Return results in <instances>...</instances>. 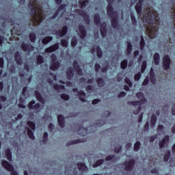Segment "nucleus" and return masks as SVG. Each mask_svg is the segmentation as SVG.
<instances>
[{"instance_id": "33", "label": "nucleus", "mask_w": 175, "mask_h": 175, "mask_svg": "<svg viewBox=\"0 0 175 175\" xmlns=\"http://www.w3.org/2000/svg\"><path fill=\"white\" fill-rule=\"evenodd\" d=\"M79 135H81V136H85L87 135V129L84 128H81L78 131Z\"/></svg>"}, {"instance_id": "32", "label": "nucleus", "mask_w": 175, "mask_h": 175, "mask_svg": "<svg viewBox=\"0 0 175 175\" xmlns=\"http://www.w3.org/2000/svg\"><path fill=\"white\" fill-rule=\"evenodd\" d=\"M5 157L8 161H12V152L10 151V149H7L5 150Z\"/></svg>"}, {"instance_id": "14", "label": "nucleus", "mask_w": 175, "mask_h": 175, "mask_svg": "<svg viewBox=\"0 0 175 175\" xmlns=\"http://www.w3.org/2000/svg\"><path fill=\"white\" fill-rule=\"evenodd\" d=\"M29 109L37 110V111H39L40 110V105L39 103H37L35 105V101H31L29 104Z\"/></svg>"}, {"instance_id": "50", "label": "nucleus", "mask_w": 175, "mask_h": 175, "mask_svg": "<svg viewBox=\"0 0 175 175\" xmlns=\"http://www.w3.org/2000/svg\"><path fill=\"white\" fill-rule=\"evenodd\" d=\"M61 44L62 47H68V41L66 40H62Z\"/></svg>"}, {"instance_id": "49", "label": "nucleus", "mask_w": 175, "mask_h": 175, "mask_svg": "<svg viewBox=\"0 0 175 175\" xmlns=\"http://www.w3.org/2000/svg\"><path fill=\"white\" fill-rule=\"evenodd\" d=\"M127 51L128 54H131V51H132V44L129 42L127 44Z\"/></svg>"}, {"instance_id": "3", "label": "nucleus", "mask_w": 175, "mask_h": 175, "mask_svg": "<svg viewBox=\"0 0 175 175\" xmlns=\"http://www.w3.org/2000/svg\"><path fill=\"white\" fill-rule=\"evenodd\" d=\"M137 97L138 99H140V101H130L129 102V105H131L133 106V109H137L133 111L134 114H139L140 113V111L142 110L141 105H144L146 102H147V100L144 98V94L142 92L137 93Z\"/></svg>"}, {"instance_id": "46", "label": "nucleus", "mask_w": 175, "mask_h": 175, "mask_svg": "<svg viewBox=\"0 0 175 175\" xmlns=\"http://www.w3.org/2000/svg\"><path fill=\"white\" fill-rule=\"evenodd\" d=\"M114 158L115 157L113 155H110L106 157V161H110V162H114Z\"/></svg>"}, {"instance_id": "58", "label": "nucleus", "mask_w": 175, "mask_h": 175, "mask_svg": "<svg viewBox=\"0 0 175 175\" xmlns=\"http://www.w3.org/2000/svg\"><path fill=\"white\" fill-rule=\"evenodd\" d=\"M92 90H94V88L92 85L86 86V91H88V92H91V91H92Z\"/></svg>"}, {"instance_id": "38", "label": "nucleus", "mask_w": 175, "mask_h": 175, "mask_svg": "<svg viewBox=\"0 0 175 175\" xmlns=\"http://www.w3.org/2000/svg\"><path fill=\"white\" fill-rule=\"evenodd\" d=\"M27 125L28 126H29V128H31V129H32L33 131H35L36 128L35 123H33V122H27Z\"/></svg>"}, {"instance_id": "23", "label": "nucleus", "mask_w": 175, "mask_h": 175, "mask_svg": "<svg viewBox=\"0 0 175 175\" xmlns=\"http://www.w3.org/2000/svg\"><path fill=\"white\" fill-rule=\"evenodd\" d=\"M156 124H157V116L154 114H153L151 116V118H150V126H151V128H154Z\"/></svg>"}, {"instance_id": "39", "label": "nucleus", "mask_w": 175, "mask_h": 175, "mask_svg": "<svg viewBox=\"0 0 175 175\" xmlns=\"http://www.w3.org/2000/svg\"><path fill=\"white\" fill-rule=\"evenodd\" d=\"M79 3H81L82 9L84 8V6H87V5H88V1L87 0H79Z\"/></svg>"}, {"instance_id": "37", "label": "nucleus", "mask_w": 175, "mask_h": 175, "mask_svg": "<svg viewBox=\"0 0 175 175\" xmlns=\"http://www.w3.org/2000/svg\"><path fill=\"white\" fill-rule=\"evenodd\" d=\"M53 40V38L51 37H46L42 40L43 44H47L49 42H51Z\"/></svg>"}, {"instance_id": "64", "label": "nucleus", "mask_w": 175, "mask_h": 175, "mask_svg": "<svg viewBox=\"0 0 175 175\" xmlns=\"http://www.w3.org/2000/svg\"><path fill=\"white\" fill-rule=\"evenodd\" d=\"M144 128L145 131H148V128H150V124L148 123V122L146 123Z\"/></svg>"}, {"instance_id": "28", "label": "nucleus", "mask_w": 175, "mask_h": 175, "mask_svg": "<svg viewBox=\"0 0 175 175\" xmlns=\"http://www.w3.org/2000/svg\"><path fill=\"white\" fill-rule=\"evenodd\" d=\"M73 75H75V73L73 72L72 68H69L67 70V78H68V79L70 80V79L73 77Z\"/></svg>"}, {"instance_id": "26", "label": "nucleus", "mask_w": 175, "mask_h": 175, "mask_svg": "<svg viewBox=\"0 0 175 175\" xmlns=\"http://www.w3.org/2000/svg\"><path fill=\"white\" fill-rule=\"evenodd\" d=\"M167 142H169V136H165V138L159 142L160 148H163V146Z\"/></svg>"}, {"instance_id": "18", "label": "nucleus", "mask_w": 175, "mask_h": 175, "mask_svg": "<svg viewBox=\"0 0 175 175\" xmlns=\"http://www.w3.org/2000/svg\"><path fill=\"white\" fill-rule=\"evenodd\" d=\"M21 46L23 51H29V53H31V51H33L34 48L31 45H27L23 43Z\"/></svg>"}, {"instance_id": "62", "label": "nucleus", "mask_w": 175, "mask_h": 175, "mask_svg": "<svg viewBox=\"0 0 175 175\" xmlns=\"http://www.w3.org/2000/svg\"><path fill=\"white\" fill-rule=\"evenodd\" d=\"M125 95H126V93L122 92L118 95V98H124V96H125Z\"/></svg>"}, {"instance_id": "53", "label": "nucleus", "mask_w": 175, "mask_h": 175, "mask_svg": "<svg viewBox=\"0 0 175 175\" xmlns=\"http://www.w3.org/2000/svg\"><path fill=\"white\" fill-rule=\"evenodd\" d=\"M37 62H38V64H43V57L38 56L37 57Z\"/></svg>"}, {"instance_id": "61", "label": "nucleus", "mask_w": 175, "mask_h": 175, "mask_svg": "<svg viewBox=\"0 0 175 175\" xmlns=\"http://www.w3.org/2000/svg\"><path fill=\"white\" fill-rule=\"evenodd\" d=\"M47 137H49V134L47 133H44V143H46L47 142Z\"/></svg>"}, {"instance_id": "25", "label": "nucleus", "mask_w": 175, "mask_h": 175, "mask_svg": "<svg viewBox=\"0 0 175 175\" xmlns=\"http://www.w3.org/2000/svg\"><path fill=\"white\" fill-rule=\"evenodd\" d=\"M143 2V0H139V3H137L135 6V10L137 11V13L138 14H140L142 13V3Z\"/></svg>"}, {"instance_id": "4", "label": "nucleus", "mask_w": 175, "mask_h": 175, "mask_svg": "<svg viewBox=\"0 0 175 175\" xmlns=\"http://www.w3.org/2000/svg\"><path fill=\"white\" fill-rule=\"evenodd\" d=\"M108 2V6L107 8V13L111 19V24L112 27L113 28H117V25H118V23L117 22V18H118V15L117 14V12L113 11V6L111 5V3H113V1L114 0H107Z\"/></svg>"}, {"instance_id": "54", "label": "nucleus", "mask_w": 175, "mask_h": 175, "mask_svg": "<svg viewBox=\"0 0 175 175\" xmlns=\"http://www.w3.org/2000/svg\"><path fill=\"white\" fill-rule=\"evenodd\" d=\"M140 77H142V74L140 72H138L137 75L135 76V80L136 81H138V80H140Z\"/></svg>"}, {"instance_id": "57", "label": "nucleus", "mask_w": 175, "mask_h": 175, "mask_svg": "<svg viewBox=\"0 0 175 175\" xmlns=\"http://www.w3.org/2000/svg\"><path fill=\"white\" fill-rule=\"evenodd\" d=\"M83 141H80L79 139H78V140H74V141H71L70 142V144H68V145H70V144H77V143H81Z\"/></svg>"}, {"instance_id": "51", "label": "nucleus", "mask_w": 175, "mask_h": 175, "mask_svg": "<svg viewBox=\"0 0 175 175\" xmlns=\"http://www.w3.org/2000/svg\"><path fill=\"white\" fill-rule=\"evenodd\" d=\"M76 44H77V40L76 39V38H73L71 41V46H72V47H75Z\"/></svg>"}, {"instance_id": "40", "label": "nucleus", "mask_w": 175, "mask_h": 175, "mask_svg": "<svg viewBox=\"0 0 175 175\" xmlns=\"http://www.w3.org/2000/svg\"><path fill=\"white\" fill-rule=\"evenodd\" d=\"M170 158V151L168 150L167 152L164 156V162H167Z\"/></svg>"}, {"instance_id": "52", "label": "nucleus", "mask_w": 175, "mask_h": 175, "mask_svg": "<svg viewBox=\"0 0 175 175\" xmlns=\"http://www.w3.org/2000/svg\"><path fill=\"white\" fill-rule=\"evenodd\" d=\"M107 65H109V63H107V62H105V64L103 65L102 72H107Z\"/></svg>"}, {"instance_id": "35", "label": "nucleus", "mask_w": 175, "mask_h": 175, "mask_svg": "<svg viewBox=\"0 0 175 175\" xmlns=\"http://www.w3.org/2000/svg\"><path fill=\"white\" fill-rule=\"evenodd\" d=\"M27 135L29 139H31V140H35V136L33 135V133L29 129H28Z\"/></svg>"}, {"instance_id": "45", "label": "nucleus", "mask_w": 175, "mask_h": 175, "mask_svg": "<svg viewBox=\"0 0 175 175\" xmlns=\"http://www.w3.org/2000/svg\"><path fill=\"white\" fill-rule=\"evenodd\" d=\"M146 68H147V62L146 61H144L142 63V68H141L142 73H143V72H144V70H146Z\"/></svg>"}, {"instance_id": "48", "label": "nucleus", "mask_w": 175, "mask_h": 175, "mask_svg": "<svg viewBox=\"0 0 175 175\" xmlns=\"http://www.w3.org/2000/svg\"><path fill=\"white\" fill-rule=\"evenodd\" d=\"M0 76L2 75V68H3V59L0 58Z\"/></svg>"}, {"instance_id": "7", "label": "nucleus", "mask_w": 175, "mask_h": 175, "mask_svg": "<svg viewBox=\"0 0 175 175\" xmlns=\"http://www.w3.org/2000/svg\"><path fill=\"white\" fill-rule=\"evenodd\" d=\"M51 59H52V63L51 64L50 68L51 70H57L58 68H59V62L57 61V57H55V55L53 54L51 55Z\"/></svg>"}, {"instance_id": "21", "label": "nucleus", "mask_w": 175, "mask_h": 175, "mask_svg": "<svg viewBox=\"0 0 175 175\" xmlns=\"http://www.w3.org/2000/svg\"><path fill=\"white\" fill-rule=\"evenodd\" d=\"M15 61L18 65H21L23 64V60L21 59V56L20 55V53L16 52L15 53Z\"/></svg>"}, {"instance_id": "9", "label": "nucleus", "mask_w": 175, "mask_h": 175, "mask_svg": "<svg viewBox=\"0 0 175 175\" xmlns=\"http://www.w3.org/2000/svg\"><path fill=\"white\" fill-rule=\"evenodd\" d=\"M133 165H135V160L126 161L123 165V167L127 171L132 170L133 169Z\"/></svg>"}, {"instance_id": "17", "label": "nucleus", "mask_w": 175, "mask_h": 175, "mask_svg": "<svg viewBox=\"0 0 175 175\" xmlns=\"http://www.w3.org/2000/svg\"><path fill=\"white\" fill-rule=\"evenodd\" d=\"M57 121L61 128H64V126H65V118H64V116L59 115L57 116Z\"/></svg>"}, {"instance_id": "5", "label": "nucleus", "mask_w": 175, "mask_h": 175, "mask_svg": "<svg viewBox=\"0 0 175 175\" xmlns=\"http://www.w3.org/2000/svg\"><path fill=\"white\" fill-rule=\"evenodd\" d=\"M94 23L97 27L100 25V32L103 38L106 36L107 30H106V23H103L100 25V18L98 14L94 15Z\"/></svg>"}, {"instance_id": "1", "label": "nucleus", "mask_w": 175, "mask_h": 175, "mask_svg": "<svg viewBox=\"0 0 175 175\" xmlns=\"http://www.w3.org/2000/svg\"><path fill=\"white\" fill-rule=\"evenodd\" d=\"M146 14L144 16V21L148 23L150 25L148 27V35L149 38L154 39L157 36L158 32V25H159V18H158V13L152 8L147 5L145 8Z\"/></svg>"}, {"instance_id": "24", "label": "nucleus", "mask_w": 175, "mask_h": 175, "mask_svg": "<svg viewBox=\"0 0 175 175\" xmlns=\"http://www.w3.org/2000/svg\"><path fill=\"white\" fill-rule=\"evenodd\" d=\"M36 97L37 98L38 100L41 102V103H46V100L42 97V95H40V93H39L38 90L36 91Z\"/></svg>"}, {"instance_id": "29", "label": "nucleus", "mask_w": 175, "mask_h": 175, "mask_svg": "<svg viewBox=\"0 0 175 175\" xmlns=\"http://www.w3.org/2000/svg\"><path fill=\"white\" fill-rule=\"evenodd\" d=\"M53 87L55 90H56V91H57L58 92H61L65 90V86L64 85H54Z\"/></svg>"}, {"instance_id": "47", "label": "nucleus", "mask_w": 175, "mask_h": 175, "mask_svg": "<svg viewBox=\"0 0 175 175\" xmlns=\"http://www.w3.org/2000/svg\"><path fill=\"white\" fill-rule=\"evenodd\" d=\"M29 38H30L31 42H35V40L36 39V36L35 35V33H31L29 35Z\"/></svg>"}, {"instance_id": "63", "label": "nucleus", "mask_w": 175, "mask_h": 175, "mask_svg": "<svg viewBox=\"0 0 175 175\" xmlns=\"http://www.w3.org/2000/svg\"><path fill=\"white\" fill-rule=\"evenodd\" d=\"M99 69H100V66L98 64H96L95 65V70L96 72H99Z\"/></svg>"}, {"instance_id": "43", "label": "nucleus", "mask_w": 175, "mask_h": 175, "mask_svg": "<svg viewBox=\"0 0 175 175\" xmlns=\"http://www.w3.org/2000/svg\"><path fill=\"white\" fill-rule=\"evenodd\" d=\"M103 162H104L103 159L98 161L95 164L93 165V167H98V166H100V165H102Z\"/></svg>"}, {"instance_id": "15", "label": "nucleus", "mask_w": 175, "mask_h": 175, "mask_svg": "<svg viewBox=\"0 0 175 175\" xmlns=\"http://www.w3.org/2000/svg\"><path fill=\"white\" fill-rule=\"evenodd\" d=\"M66 32H68V27L64 26L62 29L59 30L57 33L56 35L57 36H65V35H66Z\"/></svg>"}, {"instance_id": "11", "label": "nucleus", "mask_w": 175, "mask_h": 175, "mask_svg": "<svg viewBox=\"0 0 175 175\" xmlns=\"http://www.w3.org/2000/svg\"><path fill=\"white\" fill-rule=\"evenodd\" d=\"M73 92H75V95H79L80 100L81 102L85 101V93L83 91L77 92V89L75 88L72 90Z\"/></svg>"}, {"instance_id": "27", "label": "nucleus", "mask_w": 175, "mask_h": 175, "mask_svg": "<svg viewBox=\"0 0 175 175\" xmlns=\"http://www.w3.org/2000/svg\"><path fill=\"white\" fill-rule=\"evenodd\" d=\"M125 83H127V85H124V90L126 91H129V87H132V82H131V80H129V79L126 78L125 79Z\"/></svg>"}, {"instance_id": "44", "label": "nucleus", "mask_w": 175, "mask_h": 175, "mask_svg": "<svg viewBox=\"0 0 175 175\" xmlns=\"http://www.w3.org/2000/svg\"><path fill=\"white\" fill-rule=\"evenodd\" d=\"M97 84H98V87H103L105 85V82L103 81V80L102 79H98L97 80Z\"/></svg>"}, {"instance_id": "60", "label": "nucleus", "mask_w": 175, "mask_h": 175, "mask_svg": "<svg viewBox=\"0 0 175 175\" xmlns=\"http://www.w3.org/2000/svg\"><path fill=\"white\" fill-rule=\"evenodd\" d=\"M148 81H150V79L148 77L145 79L144 81L142 83V85H147V84H148Z\"/></svg>"}, {"instance_id": "8", "label": "nucleus", "mask_w": 175, "mask_h": 175, "mask_svg": "<svg viewBox=\"0 0 175 175\" xmlns=\"http://www.w3.org/2000/svg\"><path fill=\"white\" fill-rule=\"evenodd\" d=\"M2 166L3 167L5 168L6 170L11 172V175H18L17 174V172L13 170V166H12L9 163H8V161H3L2 162Z\"/></svg>"}, {"instance_id": "30", "label": "nucleus", "mask_w": 175, "mask_h": 175, "mask_svg": "<svg viewBox=\"0 0 175 175\" xmlns=\"http://www.w3.org/2000/svg\"><path fill=\"white\" fill-rule=\"evenodd\" d=\"M159 59H160L159 53H155L154 55V62L155 65H159Z\"/></svg>"}, {"instance_id": "13", "label": "nucleus", "mask_w": 175, "mask_h": 175, "mask_svg": "<svg viewBox=\"0 0 175 175\" xmlns=\"http://www.w3.org/2000/svg\"><path fill=\"white\" fill-rule=\"evenodd\" d=\"M78 34L79 35L81 39H84V38H85L87 34L85 33V28L84 26L79 25Z\"/></svg>"}, {"instance_id": "59", "label": "nucleus", "mask_w": 175, "mask_h": 175, "mask_svg": "<svg viewBox=\"0 0 175 175\" xmlns=\"http://www.w3.org/2000/svg\"><path fill=\"white\" fill-rule=\"evenodd\" d=\"M121 151V146L118 145L115 148V152H120Z\"/></svg>"}, {"instance_id": "56", "label": "nucleus", "mask_w": 175, "mask_h": 175, "mask_svg": "<svg viewBox=\"0 0 175 175\" xmlns=\"http://www.w3.org/2000/svg\"><path fill=\"white\" fill-rule=\"evenodd\" d=\"M140 46L141 50H143V47H144V38L143 37H141Z\"/></svg>"}, {"instance_id": "16", "label": "nucleus", "mask_w": 175, "mask_h": 175, "mask_svg": "<svg viewBox=\"0 0 175 175\" xmlns=\"http://www.w3.org/2000/svg\"><path fill=\"white\" fill-rule=\"evenodd\" d=\"M59 48V44H55V45L45 49V53H53V51L58 50Z\"/></svg>"}, {"instance_id": "55", "label": "nucleus", "mask_w": 175, "mask_h": 175, "mask_svg": "<svg viewBox=\"0 0 175 175\" xmlns=\"http://www.w3.org/2000/svg\"><path fill=\"white\" fill-rule=\"evenodd\" d=\"M61 98H62V99H64V100H68L69 99V96L65 94H62Z\"/></svg>"}, {"instance_id": "20", "label": "nucleus", "mask_w": 175, "mask_h": 175, "mask_svg": "<svg viewBox=\"0 0 175 175\" xmlns=\"http://www.w3.org/2000/svg\"><path fill=\"white\" fill-rule=\"evenodd\" d=\"M80 16H82L83 17V20L86 23V24H90V16L87 15V14L85 12L79 11Z\"/></svg>"}, {"instance_id": "41", "label": "nucleus", "mask_w": 175, "mask_h": 175, "mask_svg": "<svg viewBox=\"0 0 175 175\" xmlns=\"http://www.w3.org/2000/svg\"><path fill=\"white\" fill-rule=\"evenodd\" d=\"M120 66H121L122 69H125V68H126V66H128V61L123 60L121 63Z\"/></svg>"}, {"instance_id": "31", "label": "nucleus", "mask_w": 175, "mask_h": 175, "mask_svg": "<svg viewBox=\"0 0 175 175\" xmlns=\"http://www.w3.org/2000/svg\"><path fill=\"white\" fill-rule=\"evenodd\" d=\"M64 8H66V5H61L60 8L58 9V10L56 12V14H55L53 16H51V18H55L58 15V13H59L60 12H62Z\"/></svg>"}, {"instance_id": "42", "label": "nucleus", "mask_w": 175, "mask_h": 175, "mask_svg": "<svg viewBox=\"0 0 175 175\" xmlns=\"http://www.w3.org/2000/svg\"><path fill=\"white\" fill-rule=\"evenodd\" d=\"M140 150V142H137L134 145V151H139Z\"/></svg>"}, {"instance_id": "22", "label": "nucleus", "mask_w": 175, "mask_h": 175, "mask_svg": "<svg viewBox=\"0 0 175 175\" xmlns=\"http://www.w3.org/2000/svg\"><path fill=\"white\" fill-rule=\"evenodd\" d=\"M74 68L77 75L81 76L83 73L81 72V70L80 69V66H79V64H77V62H74Z\"/></svg>"}, {"instance_id": "12", "label": "nucleus", "mask_w": 175, "mask_h": 175, "mask_svg": "<svg viewBox=\"0 0 175 175\" xmlns=\"http://www.w3.org/2000/svg\"><path fill=\"white\" fill-rule=\"evenodd\" d=\"M95 53H96L98 58H102V50L99 46H94L92 48V54H95Z\"/></svg>"}, {"instance_id": "34", "label": "nucleus", "mask_w": 175, "mask_h": 175, "mask_svg": "<svg viewBox=\"0 0 175 175\" xmlns=\"http://www.w3.org/2000/svg\"><path fill=\"white\" fill-rule=\"evenodd\" d=\"M78 168L79 170L85 171L87 170V167H85V165L82 163H79L77 164Z\"/></svg>"}, {"instance_id": "36", "label": "nucleus", "mask_w": 175, "mask_h": 175, "mask_svg": "<svg viewBox=\"0 0 175 175\" xmlns=\"http://www.w3.org/2000/svg\"><path fill=\"white\" fill-rule=\"evenodd\" d=\"M163 129H165V127H163V125H159L158 126V130L157 132L159 135H163V133H165V131H163Z\"/></svg>"}, {"instance_id": "2", "label": "nucleus", "mask_w": 175, "mask_h": 175, "mask_svg": "<svg viewBox=\"0 0 175 175\" xmlns=\"http://www.w3.org/2000/svg\"><path fill=\"white\" fill-rule=\"evenodd\" d=\"M29 6L30 9H31V13L33 14V23L34 25L40 24L44 18L43 10H42V6L39 5V2L37 0H31Z\"/></svg>"}, {"instance_id": "6", "label": "nucleus", "mask_w": 175, "mask_h": 175, "mask_svg": "<svg viewBox=\"0 0 175 175\" xmlns=\"http://www.w3.org/2000/svg\"><path fill=\"white\" fill-rule=\"evenodd\" d=\"M24 96V97H23ZM29 95L27 92V88H23L21 97L20 98V103L18 104V107L25 109V103H24V98H28Z\"/></svg>"}, {"instance_id": "19", "label": "nucleus", "mask_w": 175, "mask_h": 175, "mask_svg": "<svg viewBox=\"0 0 175 175\" xmlns=\"http://www.w3.org/2000/svg\"><path fill=\"white\" fill-rule=\"evenodd\" d=\"M150 79L152 84H155L157 83V79L155 78V73L152 68L150 69Z\"/></svg>"}, {"instance_id": "10", "label": "nucleus", "mask_w": 175, "mask_h": 175, "mask_svg": "<svg viewBox=\"0 0 175 175\" xmlns=\"http://www.w3.org/2000/svg\"><path fill=\"white\" fill-rule=\"evenodd\" d=\"M163 66L165 70H167V69L170 66V58L169 57V55L164 56L163 59Z\"/></svg>"}]
</instances>
